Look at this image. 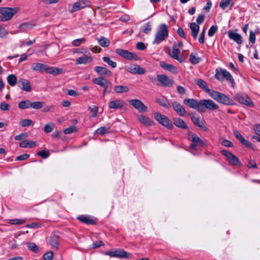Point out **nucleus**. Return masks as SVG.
<instances>
[{
  "instance_id": "1",
  "label": "nucleus",
  "mask_w": 260,
  "mask_h": 260,
  "mask_svg": "<svg viewBox=\"0 0 260 260\" xmlns=\"http://www.w3.org/2000/svg\"><path fill=\"white\" fill-rule=\"evenodd\" d=\"M210 96L215 101L224 105H235L236 103L232 99L220 92L213 90Z\"/></svg>"
},
{
  "instance_id": "2",
  "label": "nucleus",
  "mask_w": 260,
  "mask_h": 260,
  "mask_svg": "<svg viewBox=\"0 0 260 260\" xmlns=\"http://www.w3.org/2000/svg\"><path fill=\"white\" fill-rule=\"evenodd\" d=\"M19 10L18 8L0 7V21H7Z\"/></svg>"
},
{
  "instance_id": "3",
  "label": "nucleus",
  "mask_w": 260,
  "mask_h": 260,
  "mask_svg": "<svg viewBox=\"0 0 260 260\" xmlns=\"http://www.w3.org/2000/svg\"><path fill=\"white\" fill-rule=\"evenodd\" d=\"M169 36V30L167 25L161 24L158 26V30L155 34L153 44H159L165 40Z\"/></svg>"
},
{
  "instance_id": "4",
  "label": "nucleus",
  "mask_w": 260,
  "mask_h": 260,
  "mask_svg": "<svg viewBox=\"0 0 260 260\" xmlns=\"http://www.w3.org/2000/svg\"><path fill=\"white\" fill-rule=\"evenodd\" d=\"M215 78L219 81H222L224 79L232 84H235V80L231 73L225 69H216Z\"/></svg>"
},
{
  "instance_id": "5",
  "label": "nucleus",
  "mask_w": 260,
  "mask_h": 260,
  "mask_svg": "<svg viewBox=\"0 0 260 260\" xmlns=\"http://www.w3.org/2000/svg\"><path fill=\"white\" fill-rule=\"evenodd\" d=\"M154 117L159 124H161L165 127L169 129H173V123L166 115H162L158 112H156L154 113Z\"/></svg>"
},
{
  "instance_id": "6",
  "label": "nucleus",
  "mask_w": 260,
  "mask_h": 260,
  "mask_svg": "<svg viewBox=\"0 0 260 260\" xmlns=\"http://www.w3.org/2000/svg\"><path fill=\"white\" fill-rule=\"evenodd\" d=\"M220 153L225 156L229 164L235 167H240L242 164L239 158L232 152L226 150H222Z\"/></svg>"
},
{
  "instance_id": "7",
  "label": "nucleus",
  "mask_w": 260,
  "mask_h": 260,
  "mask_svg": "<svg viewBox=\"0 0 260 260\" xmlns=\"http://www.w3.org/2000/svg\"><path fill=\"white\" fill-rule=\"evenodd\" d=\"M107 255L112 257H117L119 258H130L132 254L124 251L122 249H118L114 251H109L105 253Z\"/></svg>"
},
{
  "instance_id": "8",
  "label": "nucleus",
  "mask_w": 260,
  "mask_h": 260,
  "mask_svg": "<svg viewBox=\"0 0 260 260\" xmlns=\"http://www.w3.org/2000/svg\"><path fill=\"white\" fill-rule=\"evenodd\" d=\"M115 52L126 59L130 60H138L139 59V56L135 53L129 52L126 50L118 48L115 50Z\"/></svg>"
},
{
  "instance_id": "9",
  "label": "nucleus",
  "mask_w": 260,
  "mask_h": 260,
  "mask_svg": "<svg viewBox=\"0 0 260 260\" xmlns=\"http://www.w3.org/2000/svg\"><path fill=\"white\" fill-rule=\"evenodd\" d=\"M201 112H204L206 109L210 110H215L219 108V106L216 104L214 101L211 100H201Z\"/></svg>"
},
{
  "instance_id": "10",
  "label": "nucleus",
  "mask_w": 260,
  "mask_h": 260,
  "mask_svg": "<svg viewBox=\"0 0 260 260\" xmlns=\"http://www.w3.org/2000/svg\"><path fill=\"white\" fill-rule=\"evenodd\" d=\"M157 81H158L159 83H157L156 84L162 87L172 86L174 82L173 79L163 74H158L157 75Z\"/></svg>"
},
{
  "instance_id": "11",
  "label": "nucleus",
  "mask_w": 260,
  "mask_h": 260,
  "mask_svg": "<svg viewBox=\"0 0 260 260\" xmlns=\"http://www.w3.org/2000/svg\"><path fill=\"white\" fill-rule=\"evenodd\" d=\"M235 99L240 104L249 107H253L254 104L251 99L246 94L238 93L235 95Z\"/></svg>"
},
{
  "instance_id": "12",
  "label": "nucleus",
  "mask_w": 260,
  "mask_h": 260,
  "mask_svg": "<svg viewBox=\"0 0 260 260\" xmlns=\"http://www.w3.org/2000/svg\"><path fill=\"white\" fill-rule=\"evenodd\" d=\"M233 134L242 145L244 146L246 148H250L252 150L254 149L253 145L250 142L246 140L238 131L237 129L234 130Z\"/></svg>"
},
{
  "instance_id": "13",
  "label": "nucleus",
  "mask_w": 260,
  "mask_h": 260,
  "mask_svg": "<svg viewBox=\"0 0 260 260\" xmlns=\"http://www.w3.org/2000/svg\"><path fill=\"white\" fill-rule=\"evenodd\" d=\"M91 6V3L88 0H81L74 3L71 12L74 13L85 8H89Z\"/></svg>"
},
{
  "instance_id": "14",
  "label": "nucleus",
  "mask_w": 260,
  "mask_h": 260,
  "mask_svg": "<svg viewBox=\"0 0 260 260\" xmlns=\"http://www.w3.org/2000/svg\"><path fill=\"white\" fill-rule=\"evenodd\" d=\"M128 103L131 105H132L141 113L146 112L148 110L147 107L140 100H131L128 101Z\"/></svg>"
},
{
  "instance_id": "15",
  "label": "nucleus",
  "mask_w": 260,
  "mask_h": 260,
  "mask_svg": "<svg viewBox=\"0 0 260 260\" xmlns=\"http://www.w3.org/2000/svg\"><path fill=\"white\" fill-rule=\"evenodd\" d=\"M190 119L193 123L196 126L199 127L201 129L206 131L207 130V127L205 126L204 121L201 118L199 115L196 116L193 114H189Z\"/></svg>"
},
{
  "instance_id": "16",
  "label": "nucleus",
  "mask_w": 260,
  "mask_h": 260,
  "mask_svg": "<svg viewBox=\"0 0 260 260\" xmlns=\"http://www.w3.org/2000/svg\"><path fill=\"white\" fill-rule=\"evenodd\" d=\"M183 103L190 108L196 109L197 111L200 112L201 101L198 102V100L194 99H185L183 101Z\"/></svg>"
},
{
  "instance_id": "17",
  "label": "nucleus",
  "mask_w": 260,
  "mask_h": 260,
  "mask_svg": "<svg viewBox=\"0 0 260 260\" xmlns=\"http://www.w3.org/2000/svg\"><path fill=\"white\" fill-rule=\"evenodd\" d=\"M126 70L133 74H138V75H143L145 73V70L144 69L141 68L138 64H134L133 66H131L129 67H126Z\"/></svg>"
},
{
  "instance_id": "18",
  "label": "nucleus",
  "mask_w": 260,
  "mask_h": 260,
  "mask_svg": "<svg viewBox=\"0 0 260 260\" xmlns=\"http://www.w3.org/2000/svg\"><path fill=\"white\" fill-rule=\"evenodd\" d=\"M171 107L181 116H184L187 113L184 108L177 102H172L170 105Z\"/></svg>"
},
{
  "instance_id": "19",
  "label": "nucleus",
  "mask_w": 260,
  "mask_h": 260,
  "mask_svg": "<svg viewBox=\"0 0 260 260\" xmlns=\"http://www.w3.org/2000/svg\"><path fill=\"white\" fill-rule=\"evenodd\" d=\"M18 87L26 92H30L31 90V87L29 81L23 78H20L18 81Z\"/></svg>"
},
{
  "instance_id": "20",
  "label": "nucleus",
  "mask_w": 260,
  "mask_h": 260,
  "mask_svg": "<svg viewBox=\"0 0 260 260\" xmlns=\"http://www.w3.org/2000/svg\"><path fill=\"white\" fill-rule=\"evenodd\" d=\"M180 50L177 47V43H174L172 47V51L169 52V55L173 59L178 60L179 62H183V59L179 57Z\"/></svg>"
},
{
  "instance_id": "21",
  "label": "nucleus",
  "mask_w": 260,
  "mask_h": 260,
  "mask_svg": "<svg viewBox=\"0 0 260 260\" xmlns=\"http://www.w3.org/2000/svg\"><path fill=\"white\" fill-rule=\"evenodd\" d=\"M77 219L80 221L90 225H94L96 223V219H93L89 215H82L77 217Z\"/></svg>"
},
{
  "instance_id": "22",
  "label": "nucleus",
  "mask_w": 260,
  "mask_h": 260,
  "mask_svg": "<svg viewBox=\"0 0 260 260\" xmlns=\"http://www.w3.org/2000/svg\"><path fill=\"white\" fill-rule=\"evenodd\" d=\"M194 82L201 88L203 90L208 93L209 95L211 94L213 90L210 89L207 83L202 79L196 78L194 79Z\"/></svg>"
},
{
  "instance_id": "23",
  "label": "nucleus",
  "mask_w": 260,
  "mask_h": 260,
  "mask_svg": "<svg viewBox=\"0 0 260 260\" xmlns=\"http://www.w3.org/2000/svg\"><path fill=\"white\" fill-rule=\"evenodd\" d=\"M94 70L99 75L101 76H110L112 75V72L106 68L103 67L95 66L94 68Z\"/></svg>"
},
{
  "instance_id": "24",
  "label": "nucleus",
  "mask_w": 260,
  "mask_h": 260,
  "mask_svg": "<svg viewBox=\"0 0 260 260\" xmlns=\"http://www.w3.org/2000/svg\"><path fill=\"white\" fill-rule=\"evenodd\" d=\"M159 66L164 70L169 71L172 73L177 74L178 73L177 69L174 65L167 63L165 61H160Z\"/></svg>"
},
{
  "instance_id": "25",
  "label": "nucleus",
  "mask_w": 260,
  "mask_h": 260,
  "mask_svg": "<svg viewBox=\"0 0 260 260\" xmlns=\"http://www.w3.org/2000/svg\"><path fill=\"white\" fill-rule=\"evenodd\" d=\"M173 124L177 127L186 129L188 128V126L185 122L181 118L179 117H174L172 119Z\"/></svg>"
},
{
  "instance_id": "26",
  "label": "nucleus",
  "mask_w": 260,
  "mask_h": 260,
  "mask_svg": "<svg viewBox=\"0 0 260 260\" xmlns=\"http://www.w3.org/2000/svg\"><path fill=\"white\" fill-rule=\"evenodd\" d=\"M48 66L41 63H35L31 66V69L32 70L39 71L41 73L46 72L47 71Z\"/></svg>"
},
{
  "instance_id": "27",
  "label": "nucleus",
  "mask_w": 260,
  "mask_h": 260,
  "mask_svg": "<svg viewBox=\"0 0 260 260\" xmlns=\"http://www.w3.org/2000/svg\"><path fill=\"white\" fill-rule=\"evenodd\" d=\"M92 82L93 83L96 84L102 87H104L106 85H112V83L110 81L102 77L93 79Z\"/></svg>"
},
{
  "instance_id": "28",
  "label": "nucleus",
  "mask_w": 260,
  "mask_h": 260,
  "mask_svg": "<svg viewBox=\"0 0 260 260\" xmlns=\"http://www.w3.org/2000/svg\"><path fill=\"white\" fill-rule=\"evenodd\" d=\"M228 37L230 39L234 40L238 44H241L242 43V37L241 35L238 33L229 31H228Z\"/></svg>"
},
{
  "instance_id": "29",
  "label": "nucleus",
  "mask_w": 260,
  "mask_h": 260,
  "mask_svg": "<svg viewBox=\"0 0 260 260\" xmlns=\"http://www.w3.org/2000/svg\"><path fill=\"white\" fill-rule=\"evenodd\" d=\"M124 106V103L121 100H116L109 102L108 107L110 109H121Z\"/></svg>"
},
{
  "instance_id": "30",
  "label": "nucleus",
  "mask_w": 260,
  "mask_h": 260,
  "mask_svg": "<svg viewBox=\"0 0 260 260\" xmlns=\"http://www.w3.org/2000/svg\"><path fill=\"white\" fill-rule=\"evenodd\" d=\"M189 27L191 31V35L193 39H197L200 30L199 25L195 22H191L190 23Z\"/></svg>"
},
{
  "instance_id": "31",
  "label": "nucleus",
  "mask_w": 260,
  "mask_h": 260,
  "mask_svg": "<svg viewBox=\"0 0 260 260\" xmlns=\"http://www.w3.org/2000/svg\"><path fill=\"white\" fill-rule=\"evenodd\" d=\"M111 124L108 123L106 126H102L98 128L95 131V133L102 136H104L106 134L110 133L111 132Z\"/></svg>"
},
{
  "instance_id": "32",
  "label": "nucleus",
  "mask_w": 260,
  "mask_h": 260,
  "mask_svg": "<svg viewBox=\"0 0 260 260\" xmlns=\"http://www.w3.org/2000/svg\"><path fill=\"white\" fill-rule=\"evenodd\" d=\"M139 121L145 126H151L154 124L153 121L151 120L149 117L144 115H140L138 118Z\"/></svg>"
},
{
  "instance_id": "33",
  "label": "nucleus",
  "mask_w": 260,
  "mask_h": 260,
  "mask_svg": "<svg viewBox=\"0 0 260 260\" xmlns=\"http://www.w3.org/2000/svg\"><path fill=\"white\" fill-rule=\"evenodd\" d=\"M235 3L233 0H221L219 3V7L222 10H225L228 7H229L230 9H232Z\"/></svg>"
},
{
  "instance_id": "34",
  "label": "nucleus",
  "mask_w": 260,
  "mask_h": 260,
  "mask_svg": "<svg viewBox=\"0 0 260 260\" xmlns=\"http://www.w3.org/2000/svg\"><path fill=\"white\" fill-rule=\"evenodd\" d=\"M92 58L90 56H88L86 55H83L82 57H78L76 59V64H86L88 63H90L92 62Z\"/></svg>"
},
{
  "instance_id": "35",
  "label": "nucleus",
  "mask_w": 260,
  "mask_h": 260,
  "mask_svg": "<svg viewBox=\"0 0 260 260\" xmlns=\"http://www.w3.org/2000/svg\"><path fill=\"white\" fill-rule=\"evenodd\" d=\"M37 146V143L35 141L30 140H23L19 143V146L21 148H35Z\"/></svg>"
},
{
  "instance_id": "36",
  "label": "nucleus",
  "mask_w": 260,
  "mask_h": 260,
  "mask_svg": "<svg viewBox=\"0 0 260 260\" xmlns=\"http://www.w3.org/2000/svg\"><path fill=\"white\" fill-rule=\"evenodd\" d=\"M155 102L166 109H169L170 107L171 104L164 96L157 98Z\"/></svg>"
},
{
  "instance_id": "37",
  "label": "nucleus",
  "mask_w": 260,
  "mask_h": 260,
  "mask_svg": "<svg viewBox=\"0 0 260 260\" xmlns=\"http://www.w3.org/2000/svg\"><path fill=\"white\" fill-rule=\"evenodd\" d=\"M63 73V70L60 68L57 67H50L48 66L47 73L52 74L53 75H56L61 74Z\"/></svg>"
},
{
  "instance_id": "38",
  "label": "nucleus",
  "mask_w": 260,
  "mask_h": 260,
  "mask_svg": "<svg viewBox=\"0 0 260 260\" xmlns=\"http://www.w3.org/2000/svg\"><path fill=\"white\" fill-rule=\"evenodd\" d=\"M193 136V137L192 138V139H190L192 143H196L198 146L199 145L202 147H206L207 146V144L197 135Z\"/></svg>"
},
{
  "instance_id": "39",
  "label": "nucleus",
  "mask_w": 260,
  "mask_h": 260,
  "mask_svg": "<svg viewBox=\"0 0 260 260\" xmlns=\"http://www.w3.org/2000/svg\"><path fill=\"white\" fill-rule=\"evenodd\" d=\"M129 89L127 86L116 85L114 87V90L117 93L127 92Z\"/></svg>"
},
{
  "instance_id": "40",
  "label": "nucleus",
  "mask_w": 260,
  "mask_h": 260,
  "mask_svg": "<svg viewBox=\"0 0 260 260\" xmlns=\"http://www.w3.org/2000/svg\"><path fill=\"white\" fill-rule=\"evenodd\" d=\"M50 243L52 246L58 248L59 244V237L57 235L51 236L50 240Z\"/></svg>"
},
{
  "instance_id": "41",
  "label": "nucleus",
  "mask_w": 260,
  "mask_h": 260,
  "mask_svg": "<svg viewBox=\"0 0 260 260\" xmlns=\"http://www.w3.org/2000/svg\"><path fill=\"white\" fill-rule=\"evenodd\" d=\"M189 60L191 64L195 65L201 61L202 59L199 57H197L196 54L192 53L189 55Z\"/></svg>"
},
{
  "instance_id": "42",
  "label": "nucleus",
  "mask_w": 260,
  "mask_h": 260,
  "mask_svg": "<svg viewBox=\"0 0 260 260\" xmlns=\"http://www.w3.org/2000/svg\"><path fill=\"white\" fill-rule=\"evenodd\" d=\"M98 41V43L103 47H108L110 43L109 40L104 37H101Z\"/></svg>"
},
{
  "instance_id": "43",
  "label": "nucleus",
  "mask_w": 260,
  "mask_h": 260,
  "mask_svg": "<svg viewBox=\"0 0 260 260\" xmlns=\"http://www.w3.org/2000/svg\"><path fill=\"white\" fill-rule=\"evenodd\" d=\"M30 101L29 100L22 101L18 104V108L20 109H26L30 108Z\"/></svg>"
},
{
  "instance_id": "44",
  "label": "nucleus",
  "mask_w": 260,
  "mask_h": 260,
  "mask_svg": "<svg viewBox=\"0 0 260 260\" xmlns=\"http://www.w3.org/2000/svg\"><path fill=\"white\" fill-rule=\"evenodd\" d=\"M7 79L8 83L11 86H14L17 83V77L14 74L8 75Z\"/></svg>"
},
{
  "instance_id": "45",
  "label": "nucleus",
  "mask_w": 260,
  "mask_h": 260,
  "mask_svg": "<svg viewBox=\"0 0 260 260\" xmlns=\"http://www.w3.org/2000/svg\"><path fill=\"white\" fill-rule=\"evenodd\" d=\"M26 245L28 249L31 251L36 253L39 252V247L35 243L28 242L27 243Z\"/></svg>"
},
{
  "instance_id": "46",
  "label": "nucleus",
  "mask_w": 260,
  "mask_h": 260,
  "mask_svg": "<svg viewBox=\"0 0 260 260\" xmlns=\"http://www.w3.org/2000/svg\"><path fill=\"white\" fill-rule=\"evenodd\" d=\"M19 124L22 127H25V126H28L30 125H33L34 124V122L30 119H24L21 120L20 121Z\"/></svg>"
},
{
  "instance_id": "47",
  "label": "nucleus",
  "mask_w": 260,
  "mask_h": 260,
  "mask_svg": "<svg viewBox=\"0 0 260 260\" xmlns=\"http://www.w3.org/2000/svg\"><path fill=\"white\" fill-rule=\"evenodd\" d=\"M103 60L107 63L111 68H115L117 66V63L112 60L108 56H104L103 57Z\"/></svg>"
},
{
  "instance_id": "48",
  "label": "nucleus",
  "mask_w": 260,
  "mask_h": 260,
  "mask_svg": "<svg viewBox=\"0 0 260 260\" xmlns=\"http://www.w3.org/2000/svg\"><path fill=\"white\" fill-rule=\"evenodd\" d=\"M25 222V220L23 219H9L8 223L11 225H20L24 223Z\"/></svg>"
},
{
  "instance_id": "49",
  "label": "nucleus",
  "mask_w": 260,
  "mask_h": 260,
  "mask_svg": "<svg viewBox=\"0 0 260 260\" xmlns=\"http://www.w3.org/2000/svg\"><path fill=\"white\" fill-rule=\"evenodd\" d=\"M44 103L42 102L36 101L34 102H30V107L35 109H40L42 108Z\"/></svg>"
},
{
  "instance_id": "50",
  "label": "nucleus",
  "mask_w": 260,
  "mask_h": 260,
  "mask_svg": "<svg viewBox=\"0 0 260 260\" xmlns=\"http://www.w3.org/2000/svg\"><path fill=\"white\" fill-rule=\"evenodd\" d=\"M37 155L43 159H46L49 156L50 152L48 150L46 149L39 151L37 153Z\"/></svg>"
},
{
  "instance_id": "51",
  "label": "nucleus",
  "mask_w": 260,
  "mask_h": 260,
  "mask_svg": "<svg viewBox=\"0 0 260 260\" xmlns=\"http://www.w3.org/2000/svg\"><path fill=\"white\" fill-rule=\"evenodd\" d=\"M55 127V125L53 122H50L46 124L44 127V131L46 133H49L52 131Z\"/></svg>"
},
{
  "instance_id": "52",
  "label": "nucleus",
  "mask_w": 260,
  "mask_h": 260,
  "mask_svg": "<svg viewBox=\"0 0 260 260\" xmlns=\"http://www.w3.org/2000/svg\"><path fill=\"white\" fill-rule=\"evenodd\" d=\"M86 42V39L84 38H80V39H77L76 40H74L72 42V44L74 46H79L81 44L84 43Z\"/></svg>"
},
{
  "instance_id": "53",
  "label": "nucleus",
  "mask_w": 260,
  "mask_h": 260,
  "mask_svg": "<svg viewBox=\"0 0 260 260\" xmlns=\"http://www.w3.org/2000/svg\"><path fill=\"white\" fill-rule=\"evenodd\" d=\"M32 25L29 22H24L21 23L19 26V28L21 29L22 31H24L27 29L31 28Z\"/></svg>"
},
{
  "instance_id": "54",
  "label": "nucleus",
  "mask_w": 260,
  "mask_h": 260,
  "mask_svg": "<svg viewBox=\"0 0 260 260\" xmlns=\"http://www.w3.org/2000/svg\"><path fill=\"white\" fill-rule=\"evenodd\" d=\"M77 131V128L75 126H71L67 128H65L63 131V133L65 134H69L73 132Z\"/></svg>"
},
{
  "instance_id": "55",
  "label": "nucleus",
  "mask_w": 260,
  "mask_h": 260,
  "mask_svg": "<svg viewBox=\"0 0 260 260\" xmlns=\"http://www.w3.org/2000/svg\"><path fill=\"white\" fill-rule=\"evenodd\" d=\"M88 110L92 112L91 116L93 118L96 117L97 116V113L98 112V107L96 106H92V107H89Z\"/></svg>"
},
{
  "instance_id": "56",
  "label": "nucleus",
  "mask_w": 260,
  "mask_h": 260,
  "mask_svg": "<svg viewBox=\"0 0 260 260\" xmlns=\"http://www.w3.org/2000/svg\"><path fill=\"white\" fill-rule=\"evenodd\" d=\"M28 137V134L27 133H22L20 134L15 136L14 139L17 141H21Z\"/></svg>"
},
{
  "instance_id": "57",
  "label": "nucleus",
  "mask_w": 260,
  "mask_h": 260,
  "mask_svg": "<svg viewBox=\"0 0 260 260\" xmlns=\"http://www.w3.org/2000/svg\"><path fill=\"white\" fill-rule=\"evenodd\" d=\"M44 260H52L53 257V252L52 251H48L43 254Z\"/></svg>"
},
{
  "instance_id": "58",
  "label": "nucleus",
  "mask_w": 260,
  "mask_h": 260,
  "mask_svg": "<svg viewBox=\"0 0 260 260\" xmlns=\"http://www.w3.org/2000/svg\"><path fill=\"white\" fill-rule=\"evenodd\" d=\"M10 105L5 102H3L0 104V108L2 111H8L10 110Z\"/></svg>"
},
{
  "instance_id": "59",
  "label": "nucleus",
  "mask_w": 260,
  "mask_h": 260,
  "mask_svg": "<svg viewBox=\"0 0 260 260\" xmlns=\"http://www.w3.org/2000/svg\"><path fill=\"white\" fill-rule=\"evenodd\" d=\"M217 26L212 25L209 29L208 35L209 37H212L217 30Z\"/></svg>"
},
{
  "instance_id": "60",
  "label": "nucleus",
  "mask_w": 260,
  "mask_h": 260,
  "mask_svg": "<svg viewBox=\"0 0 260 260\" xmlns=\"http://www.w3.org/2000/svg\"><path fill=\"white\" fill-rule=\"evenodd\" d=\"M247 168L249 169H256L257 168V164L254 160L250 159L247 165Z\"/></svg>"
},
{
  "instance_id": "61",
  "label": "nucleus",
  "mask_w": 260,
  "mask_h": 260,
  "mask_svg": "<svg viewBox=\"0 0 260 260\" xmlns=\"http://www.w3.org/2000/svg\"><path fill=\"white\" fill-rule=\"evenodd\" d=\"M151 24L150 22H148L144 26L143 32L148 34L151 30Z\"/></svg>"
},
{
  "instance_id": "62",
  "label": "nucleus",
  "mask_w": 260,
  "mask_h": 260,
  "mask_svg": "<svg viewBox=\"0 0 260 260\" xmlns=\"http://www.w3.org/2000/svg\"><path fill=\"white\" fill-rule=\"evenodd\" d=\"M221 144L224 146H225V147H233V143L228 140H226V139H224L221 143Z\"/></svg>"
},
{
  "instance_id": "63",
  "label": "nucleus",
  "mask_w": 260,
  "mask_h": 260,
  "mask_svg": "<svg viewBox=\"0 0 260 260\" xmlns=\"http://www.w3.org/2000/svg\"><path fill=\"white\" fill-rule=\"evenodd\" d=\"M30 155L28 154H23L22 155H20L19 156H18L16 158V160H26L27 159V158H29Z\"/></svg>"
},
{
  "instance_id": "64",
  "label": "nucleus",
  "mask_w": 260,
  "mask_h": 260,
  "mask_svg": "<svg viewBox=\"0 0 260 260\" xmlns=\"http://www.w3.org/2000/svg\"><path fill=\"white\" fill-rule=\"evenodd\" d=\"M249 41L252 44L255 42V34L252 30L250 31Z\"/></svg>"
}]
</instances>
